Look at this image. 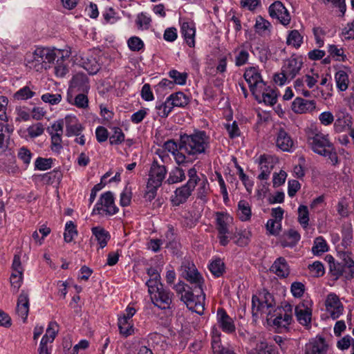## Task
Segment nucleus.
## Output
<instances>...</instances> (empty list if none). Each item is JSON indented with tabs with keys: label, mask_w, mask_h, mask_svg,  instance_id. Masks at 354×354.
Instances as JSON below:
<instances>
[{
	"label": "nucleus",
	"mask_w": 354,
	"mask_h": 354,
	"mask_svg": "<svg viewBox=\"0 0 354 354\" xmlns=\"http://www.w3.org/2000/svg\"><path fill=\"white\" fill-rule=\"evenodd\" d=\"M77 235L76 225L71 221L66 222L65 225V230L64 233V239L65 242H71L74 237Z\"/></svg>",
	"instance_id": "obj_46"
},
{
	"label": "nucleus",
	"mask_w": 354,
	"mask_h": 354,
	"mask_svg": "<svg viewBox=\"0 0 354 354\" xmlns=\"http://www.w3.org/2000/svg\"><path fill=\"white\" fill-rule=\"evenodd\" d=\"M209 146L210 138L204 131H195L192 134L184 133L180 136V149L185 156L196 159L199 155L206 153Z\"/></svg>",
	"instance_id": "obj_2"
},
{
	"label": "nucleus",
	"mask_w": 354,
	"mask_h": 354,
	"mask_svg": "<svg viewBox=\"0 0 354 354\" xmlns=\"http://www.w3.org/2000/svg\"><path fill=\"white\" fill-rule=\"evenodd\" d=\"M51 159L37 158L35 161V167L41 171H45L51 167Z\"/></svg>",
	"instance_id": "obj_64"
},
{
	"label": "nucleus",
	"mask_w": 354,
	"mask_h": 354,
	"mask_svg": "<svg viewBox=\"0 0 354 354\" xmlns=\"http://www.w3.org/2000/svg\"><path fill=\"white\" fill-rule=\"evenodd\" d=\"M269 15L272 19H277L281 24L287 26L290 22V15L283 4L277 1L272 3L268 8Z\"/></svg>",
	"instance_id": "obj_12"
},
{
	"label": "nucleus",
	"mask_w": 354,
	"mask_h": 354,
	"mask_svg": "<svg viewBox=\"0 0 354 354\" xmlns=\"http://www.w3.org/2000/svg\"><path fill=\"white\" fill-rule=\"evenodd\" d=\"M303 64L302 57L292 55L290 58L284 61L281 69L286 76L290 78V80H291L299 73Z\"/></svg>",
	"instance_id": "obj_10"
},
{
	"label": "nucleus",
	"mask_w": 354,
	"mask_h": 354,
	"mask_svg": "<svg viewBox=\"0 0 354 354\" xmlns=\"http://www.w3.org/2000/svg\"><path fill=\"white\" fill-rule=\"evenodd\" d=\"M295 314L297 321L303 326H308L311 322L312 301L304 299L295 306Z\"/></svg>",
	"instance_id": "obj_11"
},
{
	"label": "nucleus",
	"mask_w": 354,
	"mask_h": 354,
	"mask_svg": "<svg viewBox=\"0 0 354 354\" xmlns=\"http://www.w3.org/2000/svg\"><path fill=\"white\" fill-rule=\"evenodd\" d=\"M26 62L28 66L36 71H41L44 69H47V65L41 62L39 58L36 57L35 50L30 55H27Z\"/></svg>",
	"instance_id": "obj_39"
},
{
	"label": "nucleus",
	"mask_w": 354,
	"mask_h": 354,
	"mask_svg": "<svg viewBox=\"0 0 354 354\" xmlns=\"http://www.w3.org/2000/svg\"><path fill=\"white\" fill-rule=\"evenodd\" d=\"M257 162L261 170V173L259 174L258 178L259 180L268 179L270 174L277 162V159L272 156L263 154L260 156Z\"/></svg>",
	"instance_id": "obj_13"
},
{
	"label": "nucleus",
	"mask_w": 354,
	"mask_h": 354,
	"mask_svg": "<svg viewBox=\"0 0 354 354\" xmlns=\"http://www.w3.org/2000/svg\"><path fill=\"white\" fill-rule=\"evenodd\" d=\"M308 270L312 276L315 277H319L324 275L325 270L324 265L320 261H315L308 266Z\"/></svg>",
	"instance_id": "obj_51"
},
{
	"label": "nucleus",
	"mask_w": 354,
	"mask_h": 354,
	"mask_svg": "<svg viewBox=\"0 0 354 354\" xmlns=\"http://www.w3.org/2000/svg\"><path fill=\"white\" fill-rule=\"evenodd\" d=\"M337 88L341 91H346L349 84V78L347 73L343 70L338 71L335 75Z\"/></svg>",
	"instance_id": "obj_34"
},
{
	"label": "nucleus",
	"mask_w": 354,
	"mask_h": 354,
	"mask_svg": "<svg viewBox=\"0 0 354 354\" xmlns=\"http://www.w3.org/2000/svg\"><path fill=\"white\" fill-rule=\"evenodd\" d=\"M89 88L88 79L85 74L77 73L73 76L70 85L71 92L88 93Z\"/></svg>",
	"instance_id": "obj_19"
},
{
	"label": "nucleus",
	"mask_w": 354,
	"mask_h": 354,
	"mask_svg": "<svg viewBox=\"0 0 354 354\" xmlns=\"http://www.w3.org/2000/svg\"><path fill=\"white\" fill-rule=\"evenodd\" d=\"M86 93H87L80 92L74 97L72 95L68 93L67 101L77 108L86 109L88 106V99Z\"/></svg>",
	"instance_id": "obj_31"
},
{
	"label": "nucleus",
	"mask_w": 354,
	"mask_h": 354,
	"mask_svg": "<svg viewBox=\"0 0 354 354\" xmlns=\"http://www.w3.org/2000/svg\"><path fill=\"white\" fill-rule=\"evenodd\" d=\"M233 221V218L224 212H216V225L219 234L230 233L229 227Z\"/></svg>",
	"instance_id": "obj_23"
},
{
	"label": "nucleus",
	"mask_w": 354,
	"mask_h": 354,
	"mask_svg": "<svg viewBox=\"0 0 354 354\" xmlns=\"http://www.w3.org/2000/svg\"><path fill=\"white\" fill-rule=\"evenodd\" d=\"M102 17L105 24H114L118 19L116 12L112 8L106 9L102 13Z\"/></svg>",
	"instance_id": "obj_58"
},
{
	"label": "nucleus",
	"mask_w": 354,
	"mask_h": 354,
	"mask_svg": "<svg viewBox=\"0 0 354 354\" xmlns=\"http://www.w3.org/2000/svg\"><path fill=\"white\" fill-rule=\"evenodd\" d=\"M167 170L165 165H160L157 160H153L149 172L148 185L159 187L165 178Z\"/></svg>",
	"instance_id": "obj_9"
},
{
	"label": "nucleus",
	"mask_w": 354,
	"mask_h": 354,
	"mask_svg": "<svg viewBox=\"0 0 354 354\" xmlns=\"http://www.w3.org/2000/svg\"><path fill=\"white\" fill-rule=\"evenodd\" d=\"M243 77L248 82L252 94H257L259 88L260 91H261V88H263L266 84V82H263L259 69L256 67H249L246 68Z\"/></svg>",
	"instance_id": "obj_7"
},
{
	"label": "nucleus",
	"mask_w": 354,
	"mask_h": 354,
	"mask_svg": "<svg viewBox=\"0 0 354 354\" xmlns=\"http://www.w3.org/2000/svg\"><path fill=\"white\" fill-rule=\"evenodd\" d=\"M23 282V272L17 271L12 272L10 276V284L12 292L17 293Z\"/></svg>",
	"instance_id": "obj_50"
},
{
	"label": "nucleus",
	"mask_w": 354,
	"mask_h": 354,
	"mask_svg": "<svg viewBox=\"0 0 354 354\" xmlns=\"http://www.w3.org/2000/svg\"><path fill=\"white\" fill-rule=\"evenodd\" d=\"M281 310L283 317V327H286L287 326L290 325L292 322V306L290 304H287Z\"/></svg>",
	"instance_id": "obj_61"
},
{
	"label": "nucleus",
	"mask_w": 354,
	"mask_h": 354,
	"mask_svg": "<svg viewBox=\"0 0 354 354\" xmlns=\"http://www.w3.org/2000/svg\"><path fill=\"white\" fill-rule=\"evenodd\" d=\"M315 104L314 100H307L301 97H297L292 104V110L296 113L310 112L315 109Z\"/></svg>",
	"instance_id": "obj_21"
},
{
	"label": "nucleus",
	"mask_w": 354,
	"mask_h": 354,
	"mask_svg": "<svg viewBox=\"0 0 354 354\" xmlns=\"http://www.w3.org/2000/svg\"><path fill=\"white\" fill-rule=\"evenodd\" d=\"M307 143L313 152L328 157L333 165L338 162V157L328 134L319 131L316 128L310 129L307 132Z\"/></svg>",
	"instance_id": "obj_3"
},
{
	"label": "nucleus",
	"mask_w": 354,
	"mask_h": 354,
	"mask_svg": "<svg viewBox=\"0 0 354 354\" xmlns=\"http://www.w3.org/2000/svg\"><path fill=\"white\" fill-rule=\"evenodd\" d=\"M64 123H65L66 125L67 136H78L80 135L83 128L76 116L71 115H66L64 119Z\"/></svg>",
	"instance_id": "obj_20"
},
{
	"label": "nucleus",
	"mask_w": 354,
	"mask_h": 354,
	"mask_svg": "<svg viewBox=\"0 0 354 354\" xmlns=\"http://www.w3.org/2000/svg\"><path fill=\"white\" fill-rule=\"evenodd\" d=\"M276 146L283 151L290 152L295 148V142L289 133L280 127L276 133Z\"/></svg>",
	"instance_id": "obj_15"
},
{
	"label": "nucleus",
	"mask_w": 354,
	"mask_h": 354,
	"mask_svg": "<svg viewBox=\"0 0 354 354\" xmlns=\"http://www.w3.org/2000/svg\"><path fill=\"white\" fill-rule=\"evenodd\" d=\"M325 306L326 311L333 319H337L342 314L344 306L339 297L333 292L327 295Z\"/></svg>",
	"instance_id": "obj_14"
},
{
	"label": "nucleus",
	"mask_w": 354,
	"mask_h": 354,
	"mask_svg": "<svg viewBox=\"0 0 354 354\" xmlns=\"http://www.w3.org/2000/svg\"><path fill=\"white\" fill-rule=\"evenodd\" d=\"M236 214L241 221H248L252 217V209L249 203L245 200H241L238 203Z\"/></svg>",
	"instance_id": "obj_30"
},
{
	"label": "nucleus",
	"mask_w": 354,
	"mask_h": 354,
	"mask_svg": "<svg viewBox=\"0 0 354 354\" xmlns=\"http://www.w3.org/2000/svg\"><path fill=\"white\" fill-rule=\"evenodd\" d=\"M35 95V92L28 85H26L15 93L13 98L15 100H26Z\"/></svg>",
	"instance_id": "obj_41"
},
{
	"label": "nucleus",
	"mask_w": 354,
	"mask_h": 354,
	"mask_svg": "<svg viewBox=\"0 0 354 354\" xmlns=\"http://www.w3.org/2000/svg\"><path fill=\"white\" fill-rule=\"evenodd\" d=\"M57 332V324L55 322H50L46 329V334L42 337L41 340L51 344L54 341Z\"/></svg>",
	"instance_id": "obj_44"
},
{
	"label": "nucleus",
	"mask_w": 354,
	"mask_h": 354,
	"mask_svg": "<svg viewBox=\"0 0 354 354\" xmlns=\"http://www.w3.org/2000/svg\"><path fill=\"white\" fill-rule=\"evenodd\" d=\"M164 147L169 152H171L174 157L175 161L178 165L186 162V156L183 151L180 149V143L178 145L173 140H169L165 142Z\"/></svg>",
	"instance_id": "obj_22"
},
{
	"label": "nucleus",
	"mask_w": 354,
	"mask_h": 354,
	"mask_svg": "<svg viewBox=\"0 0 354 354\" xmlns=\"http://www.w3.org/2000/svg\"><path fill=\"white\" fill-rule=\"evenodd\" d=\"M298 222L303 227L306 228L309 222V212L306 205H301L298 207Z\"/></svg>",
	"instance_id": "obj_48"
},
{
	"label": "nucleus",
	"mask_w": 354,
	"mask_h": 354,
	"mask_svg": "<svg viewBox=\"0 0 354 354\" xmlns=\"http://www.w3.org/2000/svg\"><path fill=\"white\" fill-rule=\"evenodd\" d=\"M64 124V119L56 121L50 127H48V133L50 135H62Z\"/></svg>",
	"instance_id": "obj_59"
},
{
	"label": "nucleus",
	"mask_w": 354,
	"mask_h": 354,
	"mask_svg": "<svg viewBox=\"0 0 354 354\" xmlns=\"http://www.w3.org/2000/svg\"><path fill=\"white\" fill-rule=\"evenodd\" d=\"M124 134L119 127L113 128V133L109 138L111 145H119L124 140Z\"/></svg>",
	"instance_id": "obj_54"
},
{
	"label": "nucleus",
	"mask_w": 354,
	"mask_h": 354,
	"mask_svg": "<svg viewBox=\"0 0 354 354\" xmlns=\"http://www.w3.org/2000/svg\"><path fill=\"white\" fill-rule=\"evenodd\" d=\"M212 348L213 354H235L232 349L222 346L219 335L212 336Z\"/></svg>",
	"instance_id": "obj_37"
},
{
	"label": "nucleus",
	"mask_w": 354,
	"mask_h": 354,
	"mask_svg": "<svg viewBox=\"0 0 354 354\" xmlns=\"http://www.w3.org/2000/svg\"><path fill=\"white\" fill-rule=\"evenodd\" d=\"M303 43V36L297 30L288 32L286 38V44L295 48H299Z\"/></svg>",
	"instance_id": "obj_35"
},
{
	"label": "nucleus",
	"mask_w": 354,
	"mask_h": 354,
	"mask_svg": "<svg viewBox=\"0 0 354 354\" xmlns=\"http://www.w3.org/2000/svg\"><path fill=\"white\" fill-rule=\"evenodd\" d=\"M185 171L179 167H175L169 171L165 183L169 185L179 183L185 180Z\"/></svg>",
	"instance_id": "obj_33"
},
{
	"label": "nucleus",
	"mask_w": 354,
	"mask_h": 354,
	"mask_svg": "<svg viewBox=\"0 0 354 354\" xmlns=\"http://www.w3.org/2000/svg\"><path fill=\"white\" fill-rule=\"evenodd\" d=\"M41 100L46 103H49L50 104H57L62 100V95L59 93H47L43 94L41 96Z\"/></svg>",
	"instance_id": "obj_60"
},
{
	"label": "nucleus",
	"mask_w": 354,
	"mask_h": 354,
	"mask_svg": "<svg viewBox=\"0 0 354 354\" xmlns=\"http://www.w3.org/2000/svg\"><path fill=\"white\" fill-rule=\"evenodd\" d=\"M82 67L88 71L89 74H95L100 69V66L97 62L92 56L82 57Z\"/></svg>",
	"instance_id": "obj_36"
},
{
	"label": "nucleus",
	"mask_w": 354,
	"mask_h": 354,
	"mask_svg": "<svg viewBox=\"0 0 354 354\" xmlns=\"http://www.w3.org/2000/svg\"><path fill=\"white\" fill-rule=\"evenodd\" d=\"M329 344L326 339L317 335L305 344L304 352V354H327Z\"/></svg>",
	"instance_id": "obj_8"
},
{
	"label": "nucleus",
	"mask_w": 354,
	"mask_h": 354,
	"mask_svg": "<svg viewBox=\"0 0 354 354\" xmlns=\"http://www.w3.org/2000/svg\"><path fill=\"white\" fill-rule=\"evenodd\" d=\"M199 187L198 188V198L205 201L206 196L209 191V185L206 178L198 181Z\"/></svg>",
	"instance_id": "obj_53"
},
{
	"label": "nucleus",
	"mask_w": 354,
	"mask_h": 354,
	"mask_svg": "<svg viewBox=\"0 0 354 354\" xmlns=\"http://www.w3.org/2000/svg\"><path fill=\"white\" fill-rule=\"evenodd\" d=\"M36 57L39 58L40 61L47 65V68H50V64L53 63V56L55 53L53 49L44 47H37L35 50Z\"/></svg>",
	"instance_id": "obj_26"
},
{
	"label": "nucleus",
	"mask_w": 354,
	"mask_h": 354,
	"mask_svg": "<svg viewBox=\"0 0 354 354\" xmlns=\"http://www.w3.org/2000/svg\"><path fill=\"white\" fill-rule=\"evenodd\" d=\"M118 327L120 334L125 337L134 333L132 321L127 320L126 318L118 319Z\"/></svg>",
	"instance_id": "obj_38"
},
{
	"label": "nucleus",
	"mask_w": 354,
	"mask_h": 354,
	"mask_svg": "<svg viewBox=\"0 0 354 354\" xmlns=\"http://www.w3.org/2000/svg\"><path fill=\"white\" fill-rule=\"evenodd\" d=\"M44 131V127L41 123H36L30 126L27 129V131L30 137L36 138L41 136Z\"/></svg>",
	"instance_id": "obj_57"
},
{
	"label": "nucleus",
	"mask_w": 354,
	"mask_h": 354,
	"mask_svg": "<svg viewBox=\"0 0 354 354\" xmlns=\"http://www.w3.org/2000/svg\"><path fill=\"white\" fill-rule=\"evenodd\" d=\"M17 313L20 316L24 322H26L29 311L28 294L22 290L19 296L17 304Z\"/></svg>",
	"instance_id": "obj_24"
},
{
	"label": "nucleus",
	"mask_w": 354,
	"mask_h": 354,
	"mask_svg": "<svg viewBox=\"0 0 354 354\" xmlns=\"http://www.w3.org/2000/svg\"><path fill=\"white\" fill-rule=\"evenodd\" d=\"M194 187L185 184L184 185L177 188L174 191V194L171 197V201L173 205L178 206L187 201L191 196Z\"/></svg>",
	"instance_id": "obj_18"
},
{
	"label": "nucleus",
	"mask_w": 354,
	"mask_h": 354,
	"mask_svg": "<svg viewBox=\"0 0 354 354\" xmlns=\"http://www.w3.org/2000/svg\"><path fill=\"white\" fill-rule=\"evenodd\" d=\"M254 29L256 32L261 36H268L271 32V24L261 15L256 18Z\"/></svg>",
	"instance_id": "obj_27"
},
{
	"label": "nucleus",
	"mask_w": 354,
	"mask_h": 354,
	"mask_svg": "<svg viewBox=\"0 0 354 354\" xmlns=\"http://www.w3.org/2000/svg\"><path fill=\"white\" fill-rule=\"evenodd\" d=\"M132 198V192L130 187L126 186L120 194V205L122 207L129 206Z\"/></svg>",
	"instance_id": "obj_52"
},
{
	"label": "nucleus",
	"mask_w": 354,
	"mask_h": 354,
	"mask_svg": "<svg viewBox=\"0 0 354 354\" xmlns=\"http://www.w3.org/2000/svg\"><path fill=\"white\" fill-rule=\"evenodd\" d=\"M290 291L293 297L300 298L305 292V286L301 282L295 281L291 284Z\"/></svg>",
	"instance_id": "obj_56"
},
{
	"label": "nucleus",
	"mask_w": 354,
	"mask_h": 354,
	"mask_svg": "<svg viewBox=\"0 0 354 354\" xmlns=\"http://www.w3.org/2000/svg\"><path fill=\"white\" fill-rule=\"evenodd\" d=\"M148 292L154 306L162 310L171 308L174 294L162 283L156 286H151Z\"/></svg>",
	"instance_id": "obj_5"
},
{
	"label": "nucleus",
	"mask_w": 354,
	"mask_h": 354,
	"mask_svg": "<svg viewBox=\"0 0 354 354\" xmlns=\"http://www.w3.org/2000/svg\"><path fill=\"white\" fill-rule=\"evenodd\" d=\"M115 205L113 194L108 191L102 194L99 201L95 204L92 214H101L104 212L106 215L113 216L118 212Z\"/></svg>",
	"instance_id": "obj_6"
},
{
	"label": "nucleus",
	"mask_w": 354,
	"mask_h": 354,
	"mask_svg": "<svg viewBox=\"0 0 354 354\" xmlns=\"http://www.w3.org/2000/svg\"><path fill=\"white\" fill-rule=\"evenodd\" d=\"M216 318L218 324L222 330L226 333H233L235 330L234 320L226 313L225 310L220 308L217 310Z\"/></svg>",
	"instance_id": "obj_17"
},
{
	"label": "nucleus",
	"mask_w": 354,
	"mask_h": 354,
	"mask_svg": "<svg viewBox=\"0 0 354 354\" xmlns=\"http://www.w3.org/2000/svg\"><path fill=\"white\" fill-rule=\"evenodd\" d=\"M344 268V276L346 279H351L354 278V261L353 260H348L342 264Z\"/></svg>",
	"instance_id": "obj_62"
},
{
	"label": "nucleus",
	"mask_w": 354,
	"mask_h": 354,
	"mask_svg": "<svg viewBox=\"0 0 354 354\" xmlns=\"http://www.w3.org/2000/svg\"><path fill=\"white\" fill-rule=\"evenodd\" d=\"M277 311L275 302L272 295L266 290H263L258 295L252 298V313L254 317L265 315L268 321L273 317Z\"/></svg>",
	"instance_id": "obj_4"
},
{
	"label": "nucleus",
	"mask_w": 354,
	"mask_h": 354,
	"mask_svg": "<svg viewBox=\"0 0 354 354\" xmlns=\"http://www.w3.org/2000/svg\"><path fill=\"white\" fill-rule=\"evenodd\" d=\"M157 114L161 118H167L171 112L173 107L167 97L165 102H157L156 104Z\"/></svg>",
	"instance_id": "obj_40"
},
{
	"label": "nucleus",
	"mask_w": 354,
	"mask_h": 354,
	"mask_svg": "<svg viewBox=\"0 0 354 354\" xmlns=\"http://www.w3.org/2000/svg\"><path fill=\"white\" fill-rule=\"evenodd\" d=\"M270 270L279 277H286L290 273L288 263L283 257L277 259L271 266Z\"/></svg>",
	"instance_id": "obj_25"
},
{
	"label": "nucleus",
	"mask_w": 354,
	"mask_h": 354,
	"mask_svg": "<svg viewBox=\"0 0 354 354\" xmlns=\"http://www.w3.org/2000/svg\"><path fill=\"white\" fill-rule=\"evenodd\" d=\"M254 95L257 100H259V97L261 96L263 101L266 104L272 106L277 102V94L275 91L269 87H266V85L263 88H261V91H260L259 88L257 94Z\"/></svg>",
	"instance_id": "obj_28"
},
{
	"label": "nucleus",
	"mask_w": 354,
	"mask_h": 354,
	"mask_svg": "<svg viewBox=\"0 0 354 354\" xmlns=\"http://www.w3.org/2000/svg\"><path fill=\"white\" fill-rule=\"evenodd\" d=\"M328 250V244L322 236H318L315 239L314 244L312 248V252L315 255L321 254L327 252Z\"/></svg>",
	"instance_id": "obj_42"
},
{
	"label": "nucleus",
	"mask_w": 354,
	"mask_h": 354,
	"mask_svg": "<svg viewBox=\"0 0 354 354\" xmlns=\"http://www.w3.org/2000/svg\"><path fill=\"white\" fill-rule=\"evenodd\" d=\"M236 55L235 57V64L237 66L245 65L249 59V53L245 46L236 50Z\"/></svg>",
	"instance_id": "obj_47"
},
{
	"label": "nucleus",
	"mask_w": 354,
	"mask_h": 354,
	"mask_svg": "<svg viewBox=\"0 0 354 354\" xmlns=\"http://www.w3.org/2000/svg\"><path fill=\"white\" fill-rule=\"evenodd\" d=\"M51 137V150L59 153L62 149V135H50Z\"/></svg>",
	"instance_id": "obj_63"
},
{
	"label": "nucleus",
	"mask_w": 354,
	"mask_h": 354,
	"mask_svg": "<svg viewBox=\"0 0 354 354\" xmlns=\"http://www.w3.org/2000/svg\"><path fill=\"white\" fill-rule=\"evenodd\" d=\"M209 269L213 275L219 277L225 272L224 262L219 258L215 259L209 263Z\"/></svg>",
	"instance_id": "obj_43"
},
{
	"label": "nucleus",
	"mask_w": 354,
	"mask_h": 354,
	"mask_svg": "<svg viewBox=\"0 0 354 354\" xmlns=\"http://www.w3.org/2000/svg\"><path fill=\"white\" fill-rule=\"evenodd\" d=\"M179 22L180 24L181 34L187 44L189 47H194L196 35L195 24L192 21L185 19H180Z\"/></svg>",
	"instance_id": "obj_16"
},
{
	"label": "nucleus",
	"mask_w": 354,
	"mask_h": 354,
	"mask_svg": "<svg viewBox=\"0 0 354 354\" xmlns=\"http://www.w3.org/2000/svg\"><path fill=\"white\" fill-rule=\"evenodd\" d=\"M169 77L174 80V84L185 85L188 77L187 73H180L177 70L172 69L169 72Z\"/></svg>",
	"instance_id": "obj_49"
},
{
	"label": "nucleus",
	"mask_w": 354,
	"mask_h": 354,
	"mask_svg": "<svg viewBox=\"0 0 354 354\" xmlns=\"http://www.w3.org/2000/svg\"><path fill=\"white\" fill-rule=\"evenodd\" d=\"M147 274L149 277V279L146 282L148 289L150 288L151 286H158L159 283H162L160 281V274L156 268L152 267L148 268Z\"/></svg>",
	"instance_id": "obj_45"
},
{
	"label": "nucleus",
	"mask_w": 354,
	"mask_h": 354,
	"mask_svg": "<svg viewBox=\"0 0 354 354\" xmlns=\"http://www.w3.org/2000/svg\"><path fill=\"white\" fill-rule=\"evenodd\" d=\"M128 46L132 51H140L144 48V43L138 37H131L127 41Z\"/></svg>",
	"instance_id": "obj_55"
},
{
	"label": "nucleus",
	"mask_w": 354,
	"mask_h": 354,
	"mask_svg": "<svg viewBox=\"0 0 354 354\" xmlns=\"http://www.w3.org/2000/svg\"><path fill=\"white\" fill-rule=\"evenodd\" d=\"M185 279L192 285V291L186 292L180 297L187 308L193 311L200 313L198 310L201 308L203 310V301L205 299V294L202 288L203 279L198 270L194 268H189L186 271Z\"/></svg>",
	"instance_id": "obj_1"
},
{
	"label": "nucleus",
	"mask_w": 354,
	"mask_h": 354,
	"mask_svg": "<svg viewBox=\"0 0 354 354\" xmlns=\"http://www.w3.org/2000/svg\"><path fill=\"white\" fill-rule=\"evenodd\" d=\"M93 235L100 245V248H104L108 241L110 239V234L104 228L100 226H96L91 228Z\"/></svg>",
	"instance_id": "obj_29"
},
{
	"label": "nucleus",
	"mask_w": 354,
	"mask_h": 354,
	"mask_svg": "<svg viewBox=\"0 0 354 354\" xmlns=\"http://www.w3.org/2000/svg\"><path fill=\"white\" fill-rule=\"evenodd\" d=\"M167 98L173 108L185 107L189 102V97L181 91L172 93Z\"/></svg>",
	"instance_id": "obj_32"
}]
</instances>
